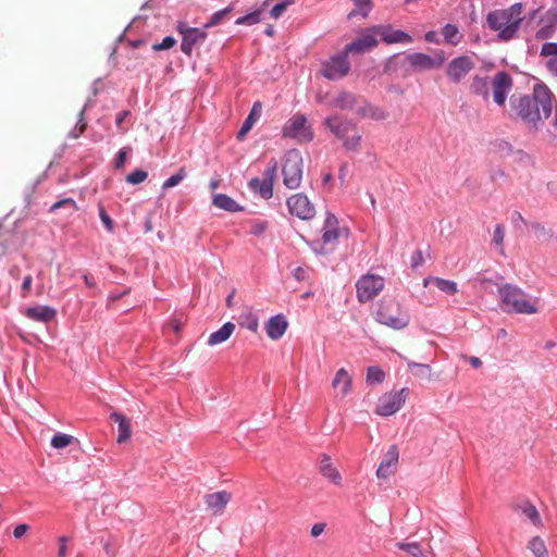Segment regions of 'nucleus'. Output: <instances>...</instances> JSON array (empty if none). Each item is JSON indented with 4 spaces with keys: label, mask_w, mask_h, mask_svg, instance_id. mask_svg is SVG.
I'll list each match as a JSON object with an SVG mask.
<instances>
[{
    "label": "nucleus",
    "mask_w": 557,
    "mask_h": 557,
    "mask_svg": "<svg viewBox=\"0 0 557 557\" xmlns=\"http://www.w3.org/2000/svg\"><path fill=\"white\" fill-rule=\"evenodd\" d=\"M549 87L539 81L532 88V94H512L509 97L507 115L511 121L523 122L531 132L540 131L544 121L552 115L550 124L557 129V102Z\"/></svg>",
    "instance_id": "nucleus-1"
},
{
    "label": "nucleus",
    "mask_w": 557,
    "mask_h": 557,
    "mask_svg": "<svg viewBox=\"0 0 557 557\" xmlns=\"http://www.w3.org/2000/svg\"><path fill=\"white\" fill-rule=\"evenodd\" d=\"M522 9V3L517 2L508 9L488 12L486 24L490 29L498 32L497 37L500 41H508L516 37L523 20L520 16Z\"/></svg>",
    "instance_id": "nucleus-2"
},
{
    "label": "nucleus",
    "mask_w": 557,
    "mask_h": 557,
    "mask_svg": "<svg viewBox=\"0 0 557 557\" xmlns=\"http://www.w3.org/2000/svg\"><path fill=\"white\" fill-rule=\"evenodd\" d=\"M322 124L336 138L343 140L345 150L351 152H358L360 150L362 136L352 120L343 117L341 114H334L326 116Z\"/></svg>",
    "instance_id": "nucleus-3"
},
{
    "label": "nucleus",
    "mask_w": 557,
    "mask_h": 557,
    "mask_svg": "<svg viewBox=\"0 0 557 557\" xmlns=\"http://www.w3.org/2000/svg\"><path fill=\"white\" fill-rule=\"evenodd\" d=\"M373 314L376 322L397 331L404 330L410 323V315L393 296H384L377 302Z\"/></svg>",
    "instance_id": "nucleus-4"
},
{
    "label": "nucleus",
    "mask_w": 557,
    "mask_h": 557,
    "mask_svg": "<svg viewBox=\"0 0 557 557\" xmlns=\"http://www.w3.org/2000/svg\"><path fill=\"white\" fill-rule=\"evenodd\" d=\"M304 159L301 152L292 148L284 153L282 159L283 184L288 189H296L302 180Z\"/></svg>",
    "instance_id": "nucleus-5"
},
{
    "label": "nucleus",
    "mask_w": 557,
    "mask_h": 557,
    "mask_svg": "<svg viewBox=\"0 0 557 557\" xmlns=\"http://www.w3.org/2000/svg\"><path fill=\"white\" fill-rule=\"evenodd\" d=\"M348 51L343 48L339 52L331 55L327 60L321 62V74L329 81H339L347 76L350 71Z\"/></svg>",
    "instance_id": "nucleus-6"
},
{
    "label": "nucleus",
    "mask_w": 557,
    "mask_h": 557,
    "mask_svg": "<svg viewBox=\"0 0 557 557\" xmlns=\"http://www.w3.org/2000/svg\"><path fill=\"white\" fill-rule=\"evenodd\" d=\"M282 136L299 143H310L314 138V133L307 116L298 112L286 121L282 128Z\"/></svg>",
    "instance_id": "nucleus-7"
},
{
    "label": "nucleus",
    "mask_w": 557,
    "mask_h": 557,
    "mask_svg": "<svg viewBox=\"0 0 557 557\" xmlns=\"http://www.w3.org/2000/svg\"><path fill=\"white\" fill-rule=\"evenodd\" d=\"M385 281L382 276L367 273L362 275L356 283L357 299L361 304H366L377 296L384 288Z\"/></svg>",
    "instance_id": "nucleus-8"
},
{
    "label": "nucleus",
    "mask_w": 557,
    "mask_h": 557,
    "mask_svg": "<svg viewBox=\"0 0 557 557\" xmlns=\"http://www.w3.org/2000/svg\"><path fill=\"white\" fill-rule=\"evenodd\" d=\"M379 45L377 29L371 25L359 30L358 36L344 48L349 54H364Z\"/></svg>",
    "instance_id": "nucleus-9"
},
{
    "label": "nucleus",
    "mask_w": 557,
    "mask_h": 557,
    "mask_svg": "<svg viewBox=\"0 0 557 557\" xmlns=\"http://www.w3.org/2000/svg\"><path fill=\"white\" fill-rule=\"evenodd\" d=\"M409 393L408 387H403L399 391L383 394L376 404L375 413L381 417L393 416L403 407Z\"/></svg>",
    "instance_id": "nucleus-10"
},
{
    "label": "nucleus",
    "mask_w": 557,
    "mask_h": 557,
    "mask_svg": "<svg viewBox=\"0 0 557 557\" xmlns=\"http://www.w3.org/2000/svg\"><path fill=\"white\" fill-rule=\"evenodd\" d=\"M513 86L511 75L506 71H499L491 81L493 100L498 107H504Z\"/></svg>",
    "instance_id": "nucleus-11"
},
{
    "label": "nucleus",
    "mask_w": 557,
    "mask_h": 557,
    "mask_svg": "<svg viewBox=\"0 0 557 557\" xmlns=\"http://www.w3.org/2000/svg\"><path fill=\"white\" fill-rule=\"evenodd\" d=\"M286 206L292 215L302 221L311 220L315 215L314 206L304 193L288 197Z\"/></svg>",
    "instance_id": "nucleus-12"
},
{
    "label": "nucleus",
    "mask_w": 557,
    "mask_h": 557,
    "mask_svg": "<svg viewBox=\"0 0 557 557\" xmlns=\"http://www.w3.org/2000/svg\"><path fill=\"white\" fill-rule=\"evenodd\" d=\"M474 67V62L468 55L453 59L446 67V75L451 82L458 84Z\"/></svg>",
    "instance_id": "nucleus-13"
},
{
    "label": "nucleus",
    "mask_w": 557,
    "mask_h": 557,
    "mask_svg": "<svg viewBox=\"0 0 557 557\" xmlns=\"http://www.w3.org/2000/svg\"><path fill=\"white\" fill-rule=\"evenodd\" d=\"M377 29V36L381 37V41L386 45L394 44H410L413 41L412 36L403 29H396L392 24H379L375 25Z\"/></svg>",
    "instance_id": "nucleus-14"
},
{
    "label": "nucleus",
    "mask_w": 557,
    "mask_h": 557,
    "mask_svg": "<svg viewBox=\"0 0 557 557\" xmlns=\"http://www.w3.org/2000/svg\"><path fill=\"white\" fill-rule=\"evenodd\" d=\"M175 30L181 35V51L188 58L193 55V50L196 46H200L196 35H194L191 26L185 21H177Z\"/></svg>",
    "instance_id": "nucleus-15"
},
{
    "label": "nucleus",
    "mask_w": 557,
    "mask_h": 557,
    "mask_svg": "<svg viewBox=\"0 0 557 557\" xmlns=\"http://www.w3.org/2000/svg\"><path fill=\"white\" fill-rule=\"evenodd\" d=\"M288 329L287 318L283 313H277L269 318L264 324L268 337L272 341H278L284 336Z\"/></svg>",
    "instance_id": "nucleus-16"
},
{
    "label": "nucleus",
    "mask_w": 557,
    "mask_h": 557,
    "mask_svg": "<svg viewBox=\"0 0 557 557\" xmlns=\"http://www.w3.org/2000/svg\"><path fill=\"white\" fill-rule=\"evenodd\" d=\"M499 305L505 311L507 308H512L515 301H518L520 297H525V293L518 286L506 283L498 287Z\"/></svg>",
    "instance_id": "nucleus-17"
},
{
    "label": "nucleus",
    "mask_w": 557,
    "mask_h": 557,
    "mask_svg": "<svg viewBox=\"0 0 557 557\" xmlns=\"http://www.w3.org/2000/svg\"><path fill=\"white\" fill-rule=\"evenodd\" d=\"M57 310L48 305H37L27 307L24 311V315L33 321L49 323L57 317Z\"/></svg>",
    "instance_id": "nucleus-18"
},
{
    "label": "nucleus",
    "mask_w": 557,
    "mask_h": 557,
    "mask_svg": "<svg viewBox=\"0 0 557 557\" xmlns=\"http://www.w3.org/2000/svg\"><path fill=\"white\" fill-rule=\"evenodd\" d=\"M262 113V103L257 100L253 102L248 115L244 120L240 128L236 133V139L238 141H244L247 137V134L252 129L256 122L260 119Z\"/></svg>",
    "instance_id": "nucleus-19"
},
{
    "label": "nucleus",
    "mask_w": 557,
    "mask_h": 557,
    "mask_svg": "<svg viewBox=\"0 0 557 557\" xmlns=\"http://www.w3.org/2000/svg\"><path fill=\"white\" fill-rule=\"evenodd\" d=\"M398 459L399 450L397 445H391L376 469V476L379 479H387L392 474L389 468L396 467Z\"/></svg>",
    "instance_id": "nucleus-20"
},
{
    "label": "nucleus",
    "mask_w": 557,
    "mask_h": 557,
    "mask_svg": "<svg viewBox=\"0 0 557 557\" xmlns=\"http://www.w3.org/2000/svg\"><path fill=\"white\" fill-rule=\"evenodd\" d=\"M232 498V494L226 491L205 495V503L214 515L222 513Z\"/></svg>",
    "instance_id": "nucleus-21"
},
{
    "label": "nucleus",
    "mask_w": 557,
    "mask_h": 557,
    "mask_svg": "<svg viewBox=\"0 0 557 557\" xmlns=\"http://www.w3.org/2000/svg\"><path fill=\"white\" fill-rule=\"evenodd\" d=\"M211 203L213 207L223 211L235 213L245 211V207L237 203L232 197L226 194L216 193L212 195Z\"/></svg>",
    "instance_id": "nucleus-22"
},
{
    "label": "nucleus",
    "mask_w": 557,
    "mask_h": 557,
    "mask_svg": "<svg viewBox=\"0 0 557 557\" xmlns=\"http://www.w3.org/2000/svg\"><path fill=\"white\" fill-rule=\"evenodd\" d=\"M110 420L117 423L119 435L116 442L125 443L132 435L131 420L123 413L113 411L110 413Z\"/></svg>",
    "instance_id": "nucleus-23"
},
{
    "label": "nucleus",
    "mask_w": 557,
    "mask_h": 557,
    "mask_svg": "<svg viewBox=\"0 0 557 557\" xmlns=\"http://www.w3.org/2000/svg\"><path fill=\"white\" fill-rule=\"evenodd\" d=\"M404 62H408L412 70L417 72L433 70L432 55L423 52L408 53Z\"/></svg>",
    "instance_id": "nucleus-24"
},
{
    "label": "nucleus",
    "mask_w": 557,
    "mask_h": 557,
    "mask_svg": "<svg viewBox=\"0 0 557 557\" xmlns=\"http://www.w3.org/2000/svg\"><path fill=\"white\" fill-rule=\"evenodd\" d=\"M320 472L324 478L329 479L333 484H335V485L342 484V475L338 472V470L333 467L331 457L326 454L321 455Z\"/></svg>",
    "instance_id": "nucleus-25"
},
{
    "label": "nucleus",
    "mask_w": 557,
    "mask_h": 557,
    "mask_svg": "<svg viewBox=\"0 0 557 557\" xmlns=\"http://www.w3.org/2000/svg\"><path fill=\"white\" fill-rule=\"evenodd\" d=\"M271 0H265L263 3L257 8L256 10L248 12L235 20L236 25H245L251 26L257 23H260L264 20V8L268 7Z\"/></svg>",
    "instance_id": "nucleus-26"
},
{
    "label": "nucleus",
    "mask_w": 557,
    "mask_h": 557,
    "mask_svg": "<svg viewBox=\"0 0 557 557\" xmlns=\"http://www.w3.org/2000/svg\"><path fill=\"white\" fill-rule=\"evenodd\" d=\"M235 324L231 321L225 322L219 330L210 334L207 341L208 346H215L226 342L235 331Z\"/></svg>",
    "instance_id": "nucleus-27"
},
{
    "label": "nucleus",
    "mask_w": 557,
    "mask_h": 557,
    "mask_svg": "<svg viewBox=\"0 0 557 557\" xmlns=\"http://www.w3.org/2000/svg\"><path fill=\"white\" fill-rule=\"evenodd\" d=\"M360 100L363 103V106L357 110V114L360 117H370L374 121H382L386 119L387 113L384 110L379 107H374L363 97H360Z\"/></svg>",
    "instance_id": "nucleus-28"
},
{
    "label": "nucleus",
    "mask_w": 557,
    "mask_h": 557,
    "mask_svg": "<svg viewBox=\"0 0 557 557\" xmlns=\"http://www.w3.org/2000/svg\"><path fill=\"white\" fill-rule=\"evenodd\" d=\"M358 100H360V97L350 91L343 90L331 100V106L339 110H352Z\"/></svg>",
    "instance_id": "nucleus-29"
},
{
    "label": "nucleus",
    "mask_w": 557,
    "mask_h": 557,
    "mask_svg": "<svg viewBox=\"0 0 557 557\" xmlns=\"http://www.w3.org/2000/svg\"><path fill=\"white\" fill-rule=\"evenodd\" d=\"M490 87H491V82L487 76L482 77V76L475 75L470 85V92L475 96L482 97V99L484 101H488Z\"/></svg>",
    "instance_id": "nucleus-30"
},
{
    "label": "nucleus",
    "mask_w": 557,
    "mask_h": 557,
    "mask_svg": "<svg viewBox=\"0 0 557 557\" xmlns=\"http://www.w3.org/2000/svg\"><path fill=\"white\" fill-rule=\"evenodd\" d=\"M429 283H433L441 292L447 295L453 296L458 293V285L455 281L435 276H428L424 278L423 284L424 286H428Z\"/></svg>",
    "instance_id": "nucleus-31"
},
{
    "label": "nucleus",
    "mask_w": 557,
    "mask_h": 557,
    "mask_svg": "<svg viewBox=\"0 0 557 557\" xmlns=\"http://www.w3.org/2000/svg\"><path fill=\"white\" fill-rule=\"evenodd\" d=\"M248 187L253 191L259 193L260 197L265 200H269L273 196V184H271V181L252 177L248 182Z\"/></svg>",
    "instance_id": "nucleus-32"
},
{
    "label": "nucleus",
    "mask_w": 557,
    "mask_h": 557,
    "mask_svg": "<svg viewBox=\"0 0 557 557\" xmlns=\"http://www.w3.org/2000/svg\"><path fill=\"white\" fill-rule=\"evenodd\" d=\"M78 443L79 442L75 436L62 432L54 433L50 441V445L54 449H63L67 446Z\"/></svg>",
    "instance_id": "nucleus-33"
},
{
    "label": "nucleus",
    "mask_w": 557,
    "mask_h": 557,
    "mask_svg": "<svg viewBox=\"0 0 557 557\" xmlns=\"http://www.w3.org/2000/svg\"><path fill=\"white\" fill-rule=\"evenodd\" d=\"M507 313H520V314H533L537 312L535 305L531 304L524 297H520L518 301H515L512 308L505 309Z\"/></svg>",
    "instance_id": "nucleus-34"
},
{
    "label": "nucleus",
    "mask_w": 557,
    "mask_h": 557,
    "mask_svg": "<svg viewBox=\"0 0 557 557\" xmlns=\"http://www.w3.org/2000/svg\"><path fill=\"white\" fill-rule=\"evenodd\" d=\"M341 383H343V386L341 389L342 395L346 396L349 393L350 387H351V377L349 376L348 372L344 368H341L336 371L335 376L332 381V385L336 388Z\"/></svg>",
    "instance_id": "nucleus-35"
},
{
    "label": "nucleus",
    "mask_w": 557,
    "mask_h": 557,
    "mask_svg": "<svg viewBox=\"0 0 557 557\" xmlns=\"http://www.w3.org/2000/svg\"><path fill=\"white\" fill-rule=\"evenodd\" d=\"M354 2V9L349 12L348 17L351 18L354 16L360 15L362 17H368L370 12L373 9L372 0H351Z\"/></svg>",
    "instance_id": "nucleus-36"
},
{
    "label": "nucleus",
    "mask_w": 557,
    "mask_h": 557,
    "mask_svg": "<svg viewBox=\"0 0 557 557\" xmlns=\"http://www.w3.org/2000/svg\"><path fill=\"white\" fill-rule=\"evenodd\" d=\"M396 547L398 549L405 550L412 557H428L426 553L423 550L421 544L419 542H397Z\"/></svg>",
    "instance_id": "nucleus-37"
},
{
    "label": "nucleus",
    "mask_w": 557,
    "mask_h": 557,
    "mask_svg": "<svg viewBox=\"0 0 557 557\" xmlns=\"http://www.w3.org/2000/svg\"><path fill=\"white\" fill-rule=\"evenodd\" d=\"M519 508L530 519L533 525L537 527L542 524L541 516L536 507L530 500H524Z\"/></svg>",
    "instance_id": "nucleus-38"
},
{
    "label": "nucleus",
    "mask_w": 557,
    "mask_h": 557,
    "mask_svg": "<svg viewBox=\"0 0 557 557\" xmlns=\"http://www.w3.org/2000/svg\"><path fill=\"white\" fill-rule=\"evenodd\" d=\"M385 372L379 366H370L367 369L366 382L368 385H377L383 383Z\"/></svg>",
    "instance_id": "nucleus-39"
},
{
    "label": "nucleus",
    "mask_w": 557,
    "mask_h": 557,
    "mask_svg": "<svg viewBox=\"0 0 557 557\" xmlns=\"http://www.w3.org/2000/svg\"><path fill=\"white\" fill-rule=\"evenodd\" d=\"M442 33H443L445 41L453 46L458 45L461 39V36H459V29H458L457 25L451 24V23L445 24L442 29Z\"/></svg>",
    "instance_id": "nucleus-40"
},
{
    "label": "nucleus",
    "mask_w": 557,
    "mask_h": 557,
    "mask_svg": "<svg viewBox=\"0 0 557 557\" xmlns=\"http://www.w3.org/2000/svg\"><path fill=\"white\" fill-rule=\"evenodd\" d=\"M59 209H65L69 211V214L74 213L77 211V205L76 201L72 197L62 198L54 203H52L48 210V212L52 213L55 212Z\"/></svg>",
    "instance_id": "nucleus-41"
},
{
    "label": "nucleus",
    "mask_w": 557,
    "mask_h": 557,
    "mask_svg": "<svg viewBox=\"0 0 557 557\" xmlns=\"http://www.w3.org/2000/svg\"><path fill=\"white\" fill-rule=\"evenodd\" d=\"M528 548L535 557H548L546 545L540 536H533L529 541Z\"/></svg>",
    "instance_id": "nucleus-42"
},
{
    "label": "nucleus",
    "mask_w": 557,
    "mask_h": 557,
    "mask_svg": "<svg viewBox=\"0 0 557 557\" xmlns=\"http://www.w3.org/2000/svg\"><path fill=\"white\" fill-rule=\"evenodd\" d=\"M407 367L412 371L414 376L429 377L431 374V367L426 363H419L416 361L407 360Z\"/></svg>",
    "instance_id": "nucleus-43"
},
{
    "label": "nucleus",
    "mask_w": 557,
    "mask_h": 557,
    "mask_svg": "<svg viewBox=\"0 0 557 557\" xmlns=\"http://www.w3.org/2000/svg\"><path fill=\"white\" fill-rule=\"evenodd\" d=\"M400 55L401 53L398 52V53H394L393 55L388 57L385 62L383 63V74H393L395 72H397L398 67L400 65H403L405 62L403 61V63H400L399 59H400Z\"/></svg>",
    "instance_id": "nucleus-44"
},
{
    "label": "nucleus",
    "mask_w": 557,
    "mask_h": 557,
    "mask_svg": "<svg viewBox=\"0 0 557 557\" xmlns=\"http://www.w3.org/2000/svg\"><path fill=\"white\" fill-rule=\"evenodd\" d=\"M187 176V171L185 166H181L178 171L166 178L162 184V189H169L177 186L185 177Z\"/></svg>",
    "instance_id": "nucleus-45"
},
{
    "label": "nucleus",
    "mask_w": 557,
    "mask_h": 557,
    "mask_svg": "<svg viewBox=\"0 0 557 557\" xmlns=\"http://www.w3.org/2000/svg\"><path fill=\"white\" fill-rule=\"evenodd\" d=\"M148 177V172L143 169H135L125 177V182L129 185H138L145 182Z\"/></svg>",
    "instance_id": "nucleus-46"
},
{
    "label": "nucleus",
    "mask_w": 557,
    "mask_h": 557,
    "mask_svg": "<svg viewBox=\"0 0 557 557\" xmlns=\"http://www.w3.org/2000/svg\"><path fill=\"white\" fill-rule=\"evenodd\" d=\"M177 45V40L174 36L168 35L160 42H154L151 46L152 51H165L174 48Z\"/></svg>",
    "instance_id": "nucleus-47"
},
{
    "label": "nucleus",
    "mask_w": 557,
    "mask_h": 557,
    "mask_svg": "<svg viewBox=\"0 0 557 557\" xmlns=\"http://www.w3.org/2000/svg\"><path fill=\"white\" fill-rule=\"evenodd\" d=\"M342 231L345 232L346 234L349 233V230L347 227H345V228L333 227V228L324 230L321 239L324 243V245L336 242L339 238Z\"/></svg>",
    "instance_id": "nucleus-48"
},
{
    "label": "nucleus",
    "mask_w": 557,
    "mask_h": 557,
    "mask_svg": "<svg viewBox=\"0 0 557 557\" xmlns=\"http://www.w3.org/2000/svg\"><path fill=\"white\" fill-rule=\"evenodd\" d=\"M98 211H99L100 221H101L102 225L104 226V228L109 233H113L115 230V223H114L113 219L107 212L106 208L101 203L98 205Z\"/></svg>",
    "instance_id": "nucleus-49"
},
{
    "label": "nucleus",
    "mask_w": 557,
    "mask_h": 557,
    "mask_svg": "<svg viewBox=\"0 0 557 557\" xmlns=\"http://www.w3.org/2000/svg\"><path fill=\"white\" fill-rule=\"evenodd\" d=\"M295 3V0H281L275 3L270 10V15L273 18H280L287 8Z\"/></svg>",
    "instance_id": "nucleus-50"
},
{
    "label": "nucleus",
    "mask_w": 557,
    "mask_h": 557,
    "mask_svg": "<svg viewBox=\"0 0 557 557\" xmlns=\"http://www.w3.org/2000/svg\"><path fill=\"white\" fill-rule=\"evenodd\" d=\"M243 321L239 322V324L252 332H257L259 326V320L258 317L253 313L249 312L246 315H242Z\"/></svg>",
    "instance_id": "nucleus-51"
},
{
    "label": "nucleus",
    "mask_w": 557,
    "mask_h": 557,
    "mask_svg": "<svg viewBox=\"0 0 557 557\" xmlns=\"http://www.w3.org/2000/svg\"><path fill=\"white\" fill-rule=\"evenodd\" d=\"M302 239L307 243V245L315 255L325 256L331 252L325 248V245L322 242V239L307 240L305 237H302Z\"/></svg>",
    "instance_id": "nucleus-52"
},
{
    "label": "nucleus",
    "mask_w": 557,
    "mask_h": 557,
    "mask_svg": "<svg viewBox=\"0 0 557 557\" xmlns=\"http://www.w3.org/2000/svg\"><path fill=\"white\" fill-rule=\"evenodd\" d=\"M276 172H277V162L275 159H272L263 172V176H264L263 180L271 181V184H274V180L276 178Z\"/></svg>",
    "instance_id": "nucleus-53"
},
{
    "label": "nucleus",
    "mask_w": 557,
    "mask_h": 557,
    "mask_svg": "<svg viewBox=\"0 0 557 557\" xmlns=\"http://www.w3.org/2000/svg\"><path fill=\"white\" fill-rule=\"evenodd\" d=\"M555 32H556V27L546 23L543 27H541L539 30H536L535 38L536 39L552 38L554 36Z\"/></svg>",
    "instance_id": "nucleus-54"
},
{
    "label": "nucleus",
    "mask_w": 557,
    "mask_h": 557,
    "mask_svg": "<svg viewBox=\"0 0 557 557\" xmlns=\"http://www.w3.org/2000/svg\"><path fill=\"white\" fill-rule=\"evenodd\" d=\"M128 157L127 148H121L114 156L113 163L115 169H122L124 168L126 160Z\"/></svg>",
    "instance_id": "nucleus-55"
},
{
    "label": "nucleus",
    "mask_w": 557,
    "mask_h": 557,
    "mask_svg": "<svg viewBox=\"0 0 557 557\" xmlns=\"http://www.w3.org/2000/svg\"><path fill=\"white\" fill-rule=\"evenodd\" d=\"M542 57L557 58V42H545L541 48Z\"/></svg>",
    "instance_id": "nucleus-56"
},
{
    "label": "nucleus",
    "mask_w": 557,
    "mask_h": 557,
    "mask_svg": "<svg viewBox=\"0 0 557 557\" xmlns=\"http://www.w3.org/2000/svg\"><path fill=\"white\" fill-rule=\"evenodd\" d=\"M268 221H257L250 227V234L253 236H261L268 228Z\"/></svg>",
    "instance_id": "nucleus-57"
},
{
    "label": "nucleus",
    "mask_w": 557,
    "mask_h": 557,
    "mask_svg": "<svg viewBox=\"0 0 557 557\" xmlns=\"http://www.w3.org/2000/svg\"><path fill=\"white\" fill-rule=\"evenodd\" d=\"M512 154L515 156V161L523 165H528L532 162L531 156L521 149L516 150Z\"/></svg>",
    "instance_id": "nucleus-58"
},
{
    "label": "nucleus",
    "mask_w": 557,
    "mask_h": 557,
    "mask_svg": "<svg viewBox=\"0 0 557 557\" xmlns=\"http://www.w3.org/2000/svg\"><path fill=\"white\" fill-rule=\"evenodd\" d=\"M223 18H225V13H223L222 10H219L209 17V20L206 22V27L216 26L221 24Z\"/></svg>",
    "instance_id": "nucleus-59"
},
{
    "label": "nucleus",
    "mask_w": 557,
    "mask_h": 557,
    "mask_svg": "<svg viewBox=\"0 0 557 557\" xmlns=\"http://www.w3.org/2000/svg\"><path fill=\"white\" fill-rule=\"evenodd\" d=\"M545 20V22L547 24H550L553 26L556 27V24H557V8H550L549 10L546 11L544 17H542L540 20V22H543Z\"/></svg>",
    "instance_id": "nucleus-60"
},
{
    "label": "nucleus",
    "mask_w": 557,
    "mask_h": 557,
    "mask_svg": "<svg viewBox=\"0 0 557 557\" xmlns=\"http://www.w3.org/2000/svg\"><path fill=\"white\" fill-rule=\"evenodd\" d=\"M132 115V112L129 110H122L115 115V125L122 132H126V128H123L122 124L123 122Z\"/></svg>",
    "instance_id": "nucleus-61"
},
{
    "label": "nucleus",
    "mask_w": 557,
    "mask_h": 557,
    "mask_svg": "<svg viewBox=\"0 0 557 557\" xmlns=\"http://www.w3.org/2000/svg\"><path fill=\"white\" fill-rule=\"evenodd\" d=\"M193 34L196 35L197 37V40L200 45L203 44V41L207 39L208 37V33H207V29H209L210 27H206V23L202 25V27H193Z\"/></svg>",
    "instance_id": "nucleus-62"
},
{
    "label": "nucleus",
    "mask_w": 557,
    "mask_h": 557,
    "mask_svg": "<svg viewBox=\"0 0 557 557\" xmlns=\"http://www.w3.org/2000/svg\"><path fill=\"white\" fill-rule=\"evenodd\" d=\"M90 106H91V99H88L87 102L84 104V107L82 108V110L78 113L76 124L79 126V128H87V122L85 120V112Z\"/></svg>",
    "instance_id": "nucleus-63"
},
{
    "label": "nucleus",
    "mask_w": 557,
    "mask_h": 557,
    "mask_svg": "<svg viewBox=\"0 0 557 557\" xmlns=\"http://www.w3.org/2000/svg\"><path fill=\"white\" fill-rule=\"evenodd\" d=\"M422 263H423L422 250L418 249L411 256L410 265L412 269H417V268L421 267Z\"/></svg>",
    "instance_id": "nucleus-64"
}]
</instances>
